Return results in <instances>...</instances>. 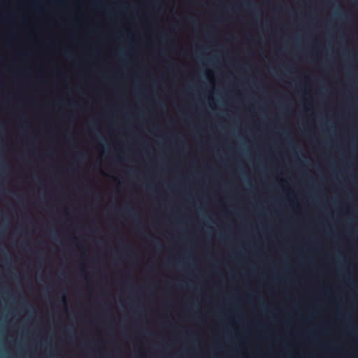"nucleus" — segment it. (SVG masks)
Instances as JSON below:
<instances>
[{"instance_id":"f257e3e1","label":"nucleus","mask_w":358,"mask_h":358,"mask_svg":"<svg viewBox=\"0 0 358 358\" xmlns=\"http://www.w3.org/2000/svg\"><path fill=\"white\" fill-rule=\"evenodd\" d=\"M66 55L69 57H71L72 55L71 53H66Z\"/></svg>"},{"instance_id":"f03ea898","label":"nucleus","mask_w":358,"mask_h":358,"mask_svg":"<svg viewBox=\"0 0 358 358\" xmlns=\"http://www.w3.org/2000/svg\"><path fill=\"white\" fill-rule=\"evenodd\" d=\"M63 301H64V303H66V298H65V296L63 297Z\"/></svg>"}]
</instances>
